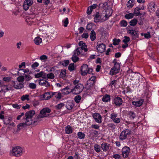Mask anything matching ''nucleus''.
Segmentation results:
<instances>
[{
  "instance_id": "1",
  "label": "nucleus",
  "mask_w": 159,
  "mask_h": 159,
  "mask_svg": "<svg viewBox=\"0 0 159 159\" xmlns=\"http://www.w3.org/2000/svg\"><path fill=\"white\" fill-rule=\"evenodd\" d=\"M35 114V111L33 110L27 112L25 114V118L23 119L24 121L25 120V122L20 123L17 125L18 130H20L23 127H25L26 126L30 125H34L36 123H38L40 120H38L37 117L35 119H32L33 116Z\"/></svg>"
},
{
  "instance_id": "2",
  "label": "nucleus",
  "mask_w": 159,
  "mask_h": 159,
  "mask_svg": "<svg viewBox=\"0 0 159 159\" xmlns=\"http://www.w3.org/2000/svg\"><path fill=\"white\" fill-rule=\"evenodd\" d=\"M23 151V149L22 148L17 146L13 148L11 153L13 156L19 157L22 155Z\"/></svg>"
},
{
  "instance_id": "3",
  "label": "nucleus",
  "mask_w": 159,
  "mask_h": 159,
  "mask_svg": "<svg viewBox=\"0 0 159 159\" xmlns=\"http://www.w3.org/2000/svg\"><path fill=\"white\" fill-rule=\"evenodd\" d=\"M84 88L83 85L81 84H78L76 85L74 89H71L70 92H72L73 93L77 94L81 93Z\"/></svg>"
},
{
  "instance_id": "4",
  "label": "nucleus",
  "mask_w": 159,
  "mask_h": 159,
  "mask_svg": "<svg viewBox=\"0 0 159 159\" xmlns=\"http://www.w3.org/2000/svg\"><path fill=\"white\" fill-rule=\"evenodd\" d=\"M51 111V109L47 107L43 109L40 111V114L37 116L38 120H39V118L47 117L48 116V113H50Z\"/></svg>"
},
{
  "instance_id": "5",
  "label": "nucleus",
  "mask_w": 159,
  "mask_h": 159,
  "mask_svg": "<svg viewBox=\"0 0 159 159\" xmlns=\"http://www.w3.org/2000/svg\"><path fill=\"white\" fill-rule=\"evenodd\" d=\"M131 133V130L129 129H125L123 131L120 135V139L123 140L125 139L127 136H129Z\"/></svg>"
},
{
  "instance_id": "6",
  "label": "nucleus",
  "mask_w": 159,
  "mask_h": 159,
  "mask_svg": "<svg viewBox=\"0 0 159 159\" xmlns=\"http://www.w3.org/2000/svg\"><path fill=\"white\" fill-rule=\"evenodd\" d=\"M120 69V66L119 63L115 64L114 67L111 69L110 72L111 75H113L115 74H116L119 72Z\"/></svg>"
},
{
  "instance_id": "7",
  "label": "nucleus",
  "mask_w": 159,
  "mask_h": 159,
  "mask_svg": "<svg viewBox=\"0 0 159 159\" xmlns=\"http://www.w3.org/2000/svg\"><path fill=\"white\" fill-rule=\"evenodd\" d=\"M130 148L128 147H125L122 149L123 157L124 158L127 157L130 152Z\"/></svg>"
},
{
  "instance_id": "8",
  "label": "nucleus",
  "mask_w": 159,
  "mask_h": 159,
  "mask_svg": "<svg viewBox=\"0 0 159 159\" xmlns=\"http://www.w3.org/2000/svg\"><path fill=\"white\" fill-rule=\"evenodd\" d=\"M57 93L52 92H47L43 95V98L45 100H48L51 98L53 95Z\"/></svg>"
},
{
  "instance_id": "9",
  "label": "nucleus",
  "mask_w": 159,
  "mask_h": 159,
  "mask_svg": "<svg viewBox=\"0 0 159 159\" xmlns=\"http://www.w3.org/2000/svg\"><path fill=\"white\" fill-rule=\"evenodd\" d=\"M117 116V114L115 113H113L111 115V119L114 122L116 123H118L120 122V119L119 118H116Z\"/></svg>"
},
{
  "instance_id": "10",
  "label": "nucleus",
  "mask_w": 159,
  "mask_h": 159,
  "mask_svg": "<svg viewBox=\"0 0 159 159\" xmlns=\"http://www.w3.org/2000/svg\"><path fill=\"white\" fill-rule=\"evenodd\" d=\"M93 117L97 122L99 123H101L102 117L99 113H95L93 114Z\"/></svg>"
},
{
  "instance_id": "11",
  "label": "nucleus",
  "mask_w": 159,
  "mask_h": 159,
  "mask_svg": "<svg viewBox=\"0 0 159 159\" xmlns=\"http://www.w3.org/2000/svg\"><path fill=\"white\" fill-rule=\"evenodd\" d=\"M88 66L86 64H84L81 67V71L82 72V75H85L88 73Z\"/></svg>"
},
{
  "instance_id": "12",
  "label": "nucleus",
  "mask_w": 159,
  "mask_h": 159,
  "mask_svg": "<svg viewBox=\"0 0 159 159\" xmlns=\"http://www.w3.org/2000/svg\"><path fill=\"white\" fill-rule=\"evenodd\" d=\"M97 49L98 51L100 53L104 52L105 50V45L103 43L98 44L97 46Z\"/></svg>"
},
{
  "instance_id": "13",
  "label": "nucleus",
  "mask_w": 159,
  "mask_h": 159,
  "mask_svg": "<svg viewBox=\"0 0 159 159\" xmlns=\"http://www.w3.org/2000/svg\"><path fill=\"white\" fill-rule=\"evenodd\" d=\"M114 102L116 106H120L122 104L123 100L121 98L117 97L114 99Z\"/></svg>"
},
{
  "instance_id": "14",
  "label": "nucleus",
  "mask_w": 159,
  "mask_h": 159,
  "mask_svg": "<svg viewBox=\"0 0 159 159\" xmlns=\"http://www.w3.org/2000/svg\"><path fill=\"white\" fill-rule=\"evenodd\" d=\"M39 84L40 85L45 86L46 87H48L50 84L48 81L43 79H40L39 80Z\"/></svg>"
},
{
  "instance_id": "15",
  "label": "nucleus",
  "mask_w": 159,
  "mask_h": 159,
  "mask_svg": "<svg viewBox=\"0 0 159 159\" xmlns=\"http://www.w3.org/2000/svg\"><path fill=\"white\" fill-rule=\"evenodd\" d=\"M110 144L106 143H103L101 145V148L104 151H108L109 148Z\"/></svg>"
},
{
  "instance_id": "16",
  "label": "nucleus",
  "mask_w": 159,
  "mask_h": 159,
  "mask_svg": "<svg viewBox=\"0 0 159 159\" xmlns=\"http://www.w3.org/2000/svg\"><path fill=\"white\" fill-rule=\"evenodd\" d=\"M79 46L82 50H84V52H86L88 51V49L87 48V46L85 44V43L83 41H80L79 43Z\"/></svg>"
},
{
  "instance_id": "17",
  "label": "nucleus",
  "mask_w": 159,
  "mask_h": 159,
  "mask_svg": "<svg viewBox=\"0 0 159 159\" xmlns=\"http://www.w3.org/2000/svg\"><path fill=\"white\" fill-rule=\"evenodd\" d=\"M156 7L154 2H152L149 5L148 8L149 11L151 12L155 11V8Z\"/></svg>"
},
{
  "instance_id": "18",
  "label": "nucleus",
  "mask_w": 159,
  "mask_h": 159,
  "mask_svg": "<svg viewBox=\"0 0 159 159\" xmlns=\"http://www.w3.org/2000/svg\"><path fill=\"white\" fill-rule=\"evenodd\" d=\"M94 16V20L95 22H98L100 21L101 18L99 12H97Z\"/></svg>"
},
{
  "instance_id": "19",
  "label": "nucleus",
  "mask_w": 159,
  "mask_h": 159,
  "mask_svg": "<svg viewBox=\"0 0 159 159\" xmlns=\"http://www.w3.org/2000/svg\"><path fill=\"white\" fill-rule=\"evenodd\" d=\"M128 33L131 34L133 36H135V37L138 38L139 36V34L138 33L132 29H129L128 30Z\"/></svg>"
},
{
  "instance_id": "20",
  "label": "nucleus",
  "mask_w": 159,
  "mask_h": 159,
  "mask_svg": "<svg viewBox=\"0 0 159 159\" xmlns=\"http://www.w3.org/2000/svg\"><path fill=\"white\" fill-rule=\"evenodd\" d=\"M45 75L46 73L42 71L39 73L35 74L34 75L35 77L36 78H39L42 77L43 78H45Z\"/></svg>"
},
{
  "instance_id": "21",
  "label": "nucleus",
  "mask_w": 159,
  "mask_h": 159,
  "mask_svg": "<svg viewBox=\"0 0 159 159\" xmlns=\"http://www.w3.org/2000/svg\"><path fill=\"white\" fill-rule=\"evenodd\" d=\"M143 102V100H140L138 101H133L132 102V104L136 107H139L142 104Z\"/></svg>"
},
{
  "instance_id": "22",
  "label": "nucleus",
  "mask_w": 159,
  "mask_h": 159,
  "mask_svg": "<svg viewBox=\"0 0 159 159\" xmlns=\"http://www.w3.org/2000/svg\"><path fill=\"white\" fill-rule=\"evenodd\" d=\"M140 11L139 7H136L135 8L133 13L136 16H140L142 15V14L140 13Z\"/></svg>"
},
{
  "instance_id": "23",
  "label": "nucleus",
  "mask_w": 159,
  "mask_h": 159,
  "mask_svg": "<svg viewBox=\"0 0 159 159\" xmlns=\"http://www.w3.org/2000/svg\"><path fill=\"white\" fill-rule=\"evenodd\" d=\"M110 100V95L106 94L103 96L102 98V101L105 102H107Z\"/></svg>"
},
{
  "instance_id": "24",
  "label": "nucleus",
  "mask_w": 159,
  "mask_h": 159,
  "mask_svg": "<svg viewBox=\"0 0 159 159\" xmlns=\"http://www.w3.org/2000/svg\"><path fill=\"white\" fill-rule=\"evenodd\" d=\"M73 106V104L71 102H67L66 104V107L69 110H71Z\"/></svg>"
},
{
  "instance_id": "25",
  "label": "nucleus",
  "mask_w": 159,
  "mask_h": 159,
  "mask_svg": "<svg viewBox=\"0 0 159 159\" xmlns=\"http://www.w3.org/2000/svg\"><path fill=\"white\" fill-rule=\"evenodd\" d=\"M11 118L10 117H6L3 120L4 123L6 125L9 124L11 121Z\"/></svg>"
},
{
  "instance_id": "26",
  "label": "nucleus",
  "mask_w": 159,
  "mask_h": 159,
  "mask_svg": "<svg viewBox=\"0 0 159 159\" xmlns=\"http://www.w3.org/2000/svg\"><path fill=\"white\" fill-rule=\"evenodd\" d=\"M3 87V92H5L6 91L11 90L12 87L11 86H9L7 85H2Z\"/></svg>"
},
{
  "instance_id": "27",
  "label": "nucleus",
  "mask_w": 159,
  "mask_h": 159,
  "mask_svg": "<svg viewBox=\"0 0 159 159\" xmlns=\"http://www.w3.org/2000/svg\"><path fill=\"white\" fill-rule=\"evenodd\" d=\"M42 42V39L39 37H37L34 39V43L37 45H39Z\"/></svg>"
},
{
  "instance_id": "28",
  "label": "nucleus",
  "mask_w": 159,
  "mask_h": 159,
  "mask_svg": "<svg viewBox=\"0 0 159 159\" xmlns=\"http://www.w3.org/2000/svg\"><path fill=\"white\" fill-rule=\"evenodd\" d=\"M24 83H21L19 84L18 85L14 84L13 87L16 89H21L24 87Z\"/></svg>"
},
{
  "instance_id": "29",
  "label": "nucleus",
  "mask_w": 159,
  "mask_h": 159,
  "mask_svg": "<svg viewBox=\"0 0 159 159\" xmlns=\"http://www.w3.org/2000/svg\"><path fill=\"white\" fill-rule=\"evenodd\" d=\"M96 33L93 30L91 31L90 33V39L92 41H93L96 39Z\"/></svg>"
},
{
  "instance_id": "30",
  "label": "nucleus",
  "mask_w": 159,
  "mask_h": 159,
  "mask_svg": "<svg viewBox=\"0 0 159 159\" xmlns=\"http://www.w3.org/2000/svg\"><path fill=\"white\" fill-rule=\"evenodd\" d=\"M65 130L67 134L71 133L72 132V128L70 125H68L66 127Z\"/></svg>"
},
{
  "instance_id": "31",
  "label": "nucleus",
  "mask_w": 159,
  "mask_h": 159,
  "mask_svg": "<svg viewBox=\"0 0 159 159\" xmlns=\"http://www.w3.org/2000/svg\"><path fill=\"white\" fill-rule=\"evenodd\" d=\"M111 11L110 9H107L106 12V14L105 16V17L106 18V19L105 20H106L110 16H111L112 14L111 12L110 14V12Z\"/></svg>"
},
{
  "instance_id": "32",
  "label": "nucleus",
  "mask_w": 159,
  "mask_h": 159,
  "mask_svg": "<svg viewBox=\"0 0 159 159\" xmlns=\"http://www.w3.org/2000/svg\"><path fill=\"white\" fill-rule=\"evenodd\" d=\"M134 0H130L127 2V7H132L134 4Z\"/></svg>"
},
{
  "instance_id": "33",
  "label": "nucleus",
  "mask_w": 159,
  "mask_h": 159,
  "mask_svg": "<svg viewBox=\"0 0 159 159\" xmlns=\"http://www.w3.org/2000/svg\"><path fill=\"white\" fill-rule=\"evenodd\" d=\"M137 22L138 20L136 19H134L130 21L129 24L131 26H134L137 24Z\"/></svg>"
},
{
  "instance_id": "34",
  "label": "nucleus",
  "mask_w": 159,
  "mask_h": 159,
  "mask_svg": "<svg viewBox=\"0 0 159 159\" xmlns=\"http://www.w3.org/2000/svg\"><path fill=\"white\" fill-rule=\"evenodd\" d=\"M134 14L130 13L129 14H126L125 16V17L128 19H129L133 18L134 16Z\"/></svg>"
},
{
  "instance_id": "35",
  "label": "nucleus",
  "mask_w": 159,
  "mask_h": 159,
  "mask_svg": "<svg viewBox=\"0 0 159 159\" xmlns=\"http://www.w3.org/2000/svg\"><path fill=\"white\" fill-rule=\"evenodd\" d=\"M19 71L23 70L24 72V75H25V74H27V75H29L31 73V72L28 69H20L19 70Z\"/></svg>"
},
{
  "instance_id": "36",
  "label": "nucleus",
  "mask_w": 159,
  "mask_h": 159,
  "mask_svg": "<svg viewBox=\"0 0 159 159\" xmlns=\"http://www.w3.org/2000/svg\"><path fill=\"white\" fill-rule=\"evenodd\" d=\"M82 50L80 48H78L75 51L74 54H76L77 55H79L82 52Z\"/></svg>"
},
{
  "instance_id": "37",
  "label": "nucleus",
  "mask_w": 159,
  "mask_h": 159,
  "mask_svg": "<svg viewBox=\"0 0 159 159\" xmlns=\"http://www.w3.org/2000/svg\"><path fill=\"white\" fill-rule=\"evenodd\" d=\"M78 137L80 139H84L85 138V135L82 132H79L77 134Z\"/></svg>"
},
{
  "instance_id": "38",
  "label": "nucleus",
  "mask_w": 159,
  "mask_h": 159,
  "mask_svg": "<svg viewBox=\"0 0 159 159\" xmlns=\"http://www.w3.org/2000/svg\"><path fill=\"white\" fill-rule=\"evenodd\" d=\"M71 59L74 62H76L78 61L79 58L75 54H74L71 57Z\"/></svg>"
},
{
  "instance_id": "39",
  "label": "nucleus",
  "mask_w": 159,
  "mask_h": 159,
  "mask_svg": "<svg viewBox=\"0 0 159 159\" xmlns=\"http://www.w3.org/2000/svg\"><path fill=\"white\" fill-rule=\"evenodd\" d=\"M47 77L48 78L53 79L54 78V74L52 73H50L47 74L46 73L45 78Z\"/></svg>"
},
{
  "instance_id": "40",
  "label": "nucleus",
  "mask_w": 159,
  "mask_h": 159,
  "mask_svg": "<svg viewBox=\"0 0 159 159\" xmlns=\"http://www.w3.org/2000/svg\"><path fill=\"white\" fill-rule=\"evenodd\" d=\"M94 148L95 151L97 152H99L100 151V147L97 144H95L94 146Z\"/></svg>"
},
{
  "instance_id": "41",
  "label": "nucleus",
  "mask_w": 159,
  "mask_h": 159,
  "mask_svg": "<svg viewBox=\"0 0 159 159\" xmlns=\"http://www.w3.org/2000/svg\"><path fill=\"white\" fill-rule=\"evenodd\" d=\"M60 63L62 65L65 66H66L69 64V60H65L63 61L60 62Z\"/></svg>"
},
{
  "instance_id": "42",
  "label": "nucleus",
  "mask_w": 159,
  "mask_h": 159,
  "mask_svg": "<svg viewBox=\"0 0 159 159\" xmlns=\"http://www.w3.org/2000/svg\"><path fill=\"white\" fill-rule=\"evenodd\" d=\"M129 116L131 118L134 119L136 115L133 112L130 111L129 112Z\"/></svg>"
},
{
  "instance_id": "43",
  "label": "nucleus",
  "mask_w": 159,
  "mask_h": 159,
  "mask_svg": "<svg viewBox=\"0 0 159 159\" xmlns=\"http://www.w3.org/2000/svg\"><path fill=\"white\" fill-rule=\"evenodd\" d=\"M113 43L114 45H118L120 42V39H113Z\"/></svg>"
},
{
  "instance_id": "44",
  "label": "nucleus",
  "mask_w": 159,
  "mask_h": 159,
  "mask_svg": "<svg viewBox=\"0 0 159 159\" xmlns=\"http://www.w3.org/2000/svg\"><path fill=\"white\" fill-rule=\"evenodd\" d=\"M66 74V70H62L60 74V77L63 78L65 77Z\"/></svg>"
},
{
  "instance_id": "45",
  "label": "nucleus",
  "mask_w": 159,
  "mask_h": 159,
  "mask_svg": "<svg viewBox=\"0 0 159 159\" xmlns=\"http://www.w3.org/2000/svg\"><path fill=\"white\" fill-rule=\"evenodd\" d=\"M33 3V1L31 0H26L24 2V3L29 6V7L32 5Z\"/></svg>"
},
{
  "instance_id": "46",
  "label": "nucleus",
  "mask_w": 159,
  "mask_h": 159,
  "mask_svg": "<svg viewBox=\"0 0 159 159\" xmlns=\"http://www.w3.org/2000/svg\"><path fill=\"white\" fill-rule=\"evenodd\" d=\"M120 26L121 27H126L127 24V22L125 20H122L120 22Z\"/></svg>"
},
{
  "instance_id": "47",
  "label": "nucleus",
  "mask_w": 159,
  "mask_h": 159,
  "mask_svg": "<svg viewBox=\"0 0 159 159\" xmlns=\"http://www.w3.org/2000/svg\"><path fill=\"white\" fill-rule=\"evenodd\" d=\"M29 95L28 94H26L25 95H23L21 97V100L22 101H24L25 100H29Z\"/></svg>"
},
{
  "instance_id": "48",
  "label": "nucleus",
  "mask_w": 159,
  "mask_h": 159,
  "mask_svg": "<svg viewBox=\"0 0 159 159\" xmlns=\"http://www.w3.org/2000/svg\"><path fill=\"white\" fill-rule=\"evenodd\" d=\"M81 97L80 95L76 96V97H75L74 98V100L75 102L77 103H78L80 102L81 100Z\"/></svg>"
},
{
  "instance_id": "49",
  "label": "nucleus",
  "mask_w": 159,
  "mask_h": 159,
  "mask_svg": "<svg viewBox=\"0 0 159 159\" xmlns=\"http://www.w3.org/2000/svg\"><path fill=\"white\" fill-rule=\"evenodd\" d=\"M17 80L19 82H23L25 80V78L24 76H20L17 78Z\"/></svg>"
},
{
  "instance_id": "50",
  "label": "nucleus",
  "mask_w": 159,
  "mask_h": 159,
  "mask_svg": "<svg viewBox=\"0 0 159 159\" xmlns=\"http://www.w3.org/2000/svg\"><path fill=\"white\" fill-rule=\"evenodd\" d=\"M130 41V38L129 37L126 36H125L124 37V39L122 41L125 43H127L128 42H129Z\"/></svg>"
},
{
  "instance_id": "51",
  "label": "nucleus",
  "mask_w": 159,
  "mask_h": 159,
  "mask_svg": "<svg viewBox=\"0 0 159 159\" xmlns=\"http://www.w3.org/2000/svg\"><path fill=\"white\" fill-rule=\"evenodd\" d=\"M64 105H65L63 103H61L58 105H57L56 106V107L57 109L59 110L61 109Z\"/></svg>"
},
{
  "instance_id": "52",
  "label": "nucleus",
  "mask_w": 159,
  "mask_h": 159,
  "mask_svg": "<svg viewBox=\"0 0 159 159\" xmlns=\"http://www.w3.org/2000/svg\"><path fill=\"white\" fill-rule=\"evenodd\" d=\"M74 63L70 64L68 67V69L70 71L74 70Z\"/></svg>"
},
{
  "instance_id": "53",
  "label": "nucleus",
  "mask_w": 159,
  "mask_h": 159,
  "mask_svg": "<svg viewBox=\"0 0 159 159\" xmlns=\"http://www.w3.org/2000/svg\"><path fill=\"white\" fill-rule=\"evenodd\" d=\"M29 87L31 89H35L36 88V84L34 83H30L29 84Z\"/></svg>"
},
{
  "instance_id": "54",
  "label": "nucleus",
  "mask_w": 159,
  "mask_h": 159,
  "mask_svg": "<svg viewBox=\"0 0 159 159\" xmlns=\"http://www.w3.org/2000/svg\"><path fill=\"white\" fill-rule=\"evenodd\" d=\"M69 20L68 18H66V19L63 21L64 23V26L65 27H66L69 22Z\"/></svg>"
},
{
  "instance_id": "55",
  "label": "nucleus",
  "mask_w": 159,
  "mask_h": 159,
  "mask_svg": "<svg viewBox=\"0 0 159 159\" xmlns=\"http://www.w3.org/2000/svg\"><path fill=\"white\" fill-rule=\"evenodd\" d=\"M57 93H55L54 95H55V97L57 98L58 99H61V94L60 93H57Z\"/></svg>"
},
{
  "instance_id": "56",
  "label": "nucleus",
  "mask_w": 159,
  "mask_h": 159,
  "mask_svg": "<svg viewBox=\"0 0 159 159\" xmlns=\"http://www.w3.org/2000/svg\"><path fill=\"white\" fill-rule=\"evenodd\" d=\"M26 75H24L25 80L26 81H29L32 79V77L30 75H28L27 74H25Z\"/></svg>"
},
{
  "instance_id": "57",
  "label": "nucleus",
  "mask_w": 159,
  "mask_h": 159,
  "mask_svg": "<svg viewBox=\"0 0 159 159\" xmlns=\"http://www.w3.org/2000/svg\"><path fill=\"white\" fill-rule=\"evenodd\" d=\"M12 107L15 108L19 109L21 107V105H18L17 104H12Z\"/></svg>"
},
{
  "instance_id": "58",
  "label": "nucleus",
  "mask_w": 159,
  "mask_h": 159,
  "mask_svg": "<svg viewBox=\"0 0 159 159\" xmlns=\"http://www.w3.org/2000/svg\"><path fill=\"white\" fill-rule=\"evenodd\" d=\"M90 131L91 132L90 133L91 134H93L94 135H96L98 134V132L97 131L93 129L91 130Z\"/></svg>"
},
{
  "instance_id": "59",
  "label": "nucleus",
  "mask_w": 159,
  "mask_h": 159,
  "mask_svg": "<svg viewBox=\"0 0 159 159\" xmlns=\"http://www.w3.org/2000/svg\"><path fill=\"white\" fill-rule=\"evenodd\" d=\"M39 65V64L38 62H35L31 65V67L32 68H35L38 67Z\"/></svg>"
},
{
  "instance_id": "60",
  "label": "nucleus",
  "mask_w": 159,
  "mask_h": 159,
  "mask_svg": "<svg viewBox=\"0 0 159 159\" xmlns=\"http://www.w3.org/2000/svg\"><path fill=\"white\" fill-rule=\"evenodd\" d=\"M109 127L111 128L112 129H115V125L113 123H110L108 125Z\"/></svg>"
},
{
  "instance_id": "61",
  "label": "nucleus",
  "mask_w": 159,
  "mask_h": 159,
  "mask_svg": "<svg viewBox=\"0 0 159 159\" xmlns=\"http://www.w3.org/2000/svg\"><path fill=\"white\" fill-rule=\"evenodd\" d=\"M93 10L91 9V8L89 7L88 8L87 10V13L88 15H90L91 14V12Z\"/></svg>"
},
{
  "instance_id": "62",
  "label": "nucleus",
  "mask_w": 159,
  "mask_h": 159,
  "mask_svg": "<svg viewBox=\"0 0 159 159\" xmlns=\"http://www.w3.org/2000/svg\"><path fill=\"white\" fill-rule=\"evenodd\" d=\"M4 113L3 111H1L0 113V119H4V116L3 115V114Z\"/></svg>"
},
{
  "instance_id": "63",
  "label": "nucleus",
  "mask_w": 159,
  "mask_h": 159,
  "mask_svg": "<svg viewBox=\"0 0 159 159\" xmlns=\"http://www.w3.org/2000/svg\"><path fill=\"white\" fill-rule=\"evenodd\" d=\"M11 80V78L9 77H4L3 79V80L5 81L8 82L9 81Z\"/></svg>"
},
{
  "instance_id": "64",
  "label": "nucleus",
  "mask_w": 159,
  "mask_h": 159,
  "mask_svg": "<svg viewBox=\"0 0 159 159\" xmlns=\"http://www.w3.org/2000/svg\"><path fill=\"white\" fill-rule=\"evenodd\" d=\"M40 59L41 60H44L47 59V57L45 55H43L40 57Z\"/></svg>"
}]
</instances>
